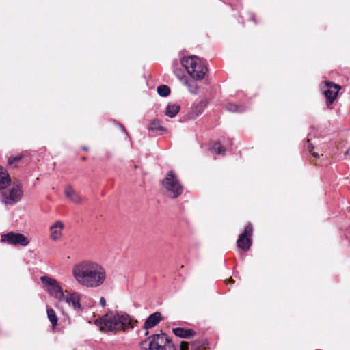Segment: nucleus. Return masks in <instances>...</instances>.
<instances>
[{
    "mask_svg": "<svg viewBox=\"0 0 350 350\" xmlns=\"http://www.w3.org/2000/svg\"><path fill=\"white\" fill-rule=\"evenodd\" d=\"M72 275L79 285L96 288L104 284L107 273L105 268L92 260H83L72 268Z\"/></svg>",
    "mask_w": 350,
    "mask_h": 350,
    "instance_id": "f257e3e1",
    "label": "nucleus"
},
{
    "mask_svg": "<svg viewBox=\"0 0 350 350\" xmlns=\"http://www.w3.org/2000/svg\"><path fill=\"white\" fill-rule=\"evenodd\" d=\"M137 323V320L133 319L126 312L117 310H109L94 321L101 331L115 332L132 329Z\"/></svg>",
    "mask_w": 350,
    "mask_h": 350,
    "instance_id": "f03ea898",
    "label": "nucleus"
},
{
    "mask_svg": "<svg viewBox=\"0 0 350 350\" xmlns=\"http://www.w3.org/2000/svg\"><path fill=\"white\" fill-rule=\"evenodd\" d=\"M181 64L193 79L202 80L208 72L206 63L196 55L183 57Z\"/></svg>",
    "mask_w": 350,
    "mask_h": 350,
    "instance_id": "7ed1b4c3",
    "label": "nucleus"
},
{
    "mask_svg": "<svg viewBox=\"0 0 350 350\" xmlns=\"http://www.w3.org/2000/svg\"><path fill=\"white\" fill-rule=\"evenodd\" d=\"M148 340V343L147 340L141 342L140 346L142 349H149L150 350H175L174 344L164 333L152 335Z\"/></svg>",
    "mask_w": 350,
    "mask_h": 350,
    "instance_id": "20e7f679",
    "label": "nucleus"
},
{
    "mask_svg": "<svg viewBox=\"0 0 350 350\" xmlns=\"http://www.w3.org/2000/svg\"><path fill=\"white\" fill-rule=\"evenodd\" d=\"M0 200L5 204L13 205L18 202L22 198V185L20 182L16 181L12 183L8 189H1Z\"/></svg>",
    "mask_w": 350,
    "mask_h": 350,
    "instance_id": "39448f33",
    "label": "nucleus"
},
{
    "mask_svg": "<svg viewBox=\"0 0 350 350\" xmlns=\"http://www.w3.org/2000/svg\"><path fill=\"white\" fill-rule=\"evenodd\" d=\"M42 283L45 286L46 291L59 301L64 299V291L60 284L55 280L47 275L40 277Z\"/></svg>",
    "mask_w": 350,
    "mask_h": 350,
    "instance_id": "423d86ee",
    "label": "nucleus"
},
{
    "mask_svg": "<svg viewBox=\"0 0 350 350\" xmlns=\"http://www.w3.org/2000/svg\"><path fill=\"white\" fill-rule=\"evenodd\" d=\"M1 241L10 245H20L21 246H27L29 243L27 237L21 233L14 232L2 234Z\"/></svg>",
    "mask_w": 350,
    "mask_h": 350,
    "instance_id": "0eeeda50",
    "label": "nucleus"
},
{
    "mask_svg": "<svg viewBox=\"0 0 350 350\" xmlns=\"http://www.w3.org/2000/svg\"><path fill=\"white\" fill-rule=\"evenodd\" d=\"M252 226L251 224H248L244 229V232L241 233L237 241V245L239 248L243 251L250 250L252 245Z\"/></svg>",
    "mask_w": 350,
    "mask_h": 350,
    "instance_id": "6e6552de",
    "label": "nucleus"
},
{
    "mask_svg": "<svg viewBox=\"0 0 350 350\" xmlns=\"http://www.w3.org/2000/svg\"><path fill=\"white\" fill-rule=\"evenodd\" d=\"M81 295L78 292L66 290L64 294V299H61L59 302H66L71 306L75 310H82V306L80 303Z\"/></svg>",
    "mask_w": 350,
    "mask_h": 350,
    "instance_id": "1a4fd4ad",
    "label": "nucleus"
},
{
    "mask_svg": "<svg viewBox=\"0 0 350 350\" xmlns=\"http://www.w3.org/2000/svg\"><path fill=\"white\" fill-rule=\"evenodd\" d=\"M340 86L335 84L334 82L325 81V85L322 88L323 92L327 99V105L332 104L336 99Z\"/></svg>",
    "mask_w": 350,
    "mask_h": 350,
    "instance_id": "9d476101",
    "label": "nucleus"
},
{
    "mask_svg": "<svg viewBox=\"0 0 350 350\" xmlns=\"http://www.w3.org/2000/svg\"><path fill=\"white\" fill-rule=\"evenodd\" d=\"M162 186L165 189L167 195L175 198V174L170 170L162 180Z\"/></svg>",
    "mask_w": 350,
    "mask_h": 350,
    "instance_id": "9b49d317",
    "label": "nucleus"
},
{
    "mask_svg": "<svg viewBox=\"0 0 350 350\" xmlns=\"http://www.w3.org/2000/svg\"><path fill=\"white\" fill-rule=\"evenodd\" d=\"M64 224L61 221H56L49 228L50 238L53 241H57L62 237V230Z\"/></svg>",
    "mask_w": 350,
    "mask_h": 350,
    "instance_id": "f8f14e48",
    "label": "nucleus"
},
{
    "mask_svg": "<svg viewBox=\"0 0 350 350\" xmlns=\"http://www.w3.org/2000/svg\"><path fill=\"white\" fill-rule=\"evenodd\" d=\"M64 194L66 197L72 203L80 204L83 201L82 198L80 196L79 193L75 191L74 188L70 185H68L65 187Z\"/></svg>",
    "mask_w": 350,
    "mask_h": 350,
    "instance_id": "ddd939ff",
    "label": "nucleus"
},
{
    "mask_svg": "<svg viewBox=\"0 0 350 350\" xmlns=\"http://www.w3.org/2000/svg\"><path fill=\"white\" fill-rule=\"evenodd\" d=\"M162 319L161 314L155 312L150 314L145 321L144 328L146 330L156 326Z\"/></svg>",
    "mask_w": 350,
    "mask_h": 350,
    "instance_id": "4468645a",
    "label": "nucleus"
},
{
    "mask_svg": "<svg viewBox=\"0 0 350 350\" xmlns=\"http://www.w3.org/2000/svg\"><path fill=\"white\" fill-rule=\"evenodd\" d=\"M10 183L8 173L5 169L0 166V190L6 189Z\"/></svg>",
    "mask_w": 350,
    "mask_h": 350,
    "instance_id": "2eb2a0df",
    "label": "nucleus"
},
{
    "mask_svg": "<svg viewBox=\"0 0 350 350\" xmlns=\"http://www.w3.org/2000/svg\"><path fill=\"white\" fill-rule=\"evenodd\" d=\"M196 334V332L192 329L176 327V337L180 338H192Z\"/></svg>",
    "mask_w": 350,
    "mask_h": 350,
    "instance_id": "dca6fc26",
    "label": "nucleus"
},
{
    "mask_svg": "<svg viewBox=\"0 0 350 350\" xmlns=\"http://www.w3.org/2000/svg\"><path fill=\"white\" fill-rule=\"evenodd\" d=\"M180 81L187 86L188 90L193 94H197L198 92V86L195 79H184L180 78Z\"/></svg>",
    "mask_w": 350,
    "mask_h": 350,
    "instance_id": "f3484780",
    "label": "nucleus"
},
{
    "mask_svg": "<svg viewBox=\"0 0 350 350\" xmlns=\"http://www.w3.org/2000/svg\"><path fill=\"white\" fill-rule=\"evenodd\" d=\"M148 130L157 135H162L165 131V129L161 126L158 120H153L150 122Z\"/></svg>",
    "mask_w": 350,
    "mask_h": 350,
    "instance_id": "a211bd4d",
    "label": "nucleus"
},
{
    "mask_svg": "<svg viewBox=\"0 0 350 350\" xmlns=\"http://www.w3.org/2000/svg\"><path fill=\"white\" fill-rule=\"evenodd\" d=\"M206 106V102L204 100H200L198 103H195L192 105V111L194 116H198L200 114L204 109Z\"/></svg>",
    "mask_w": 350,
    "mask_h": 350,
    "instance_id": "6ab92c4d",
    "label": "nucleus"
},
{
    "mask_svg": "<svg viewBox=\"0 0 350 350\" xmlns=\"http://www.w3.org/2000/svg\"><path fill=\"white\" fill-rule=\"evenodd\" d=\"M226 110L231 112L241 113L245 110V107L241 105H237L234 103H229L226 105Z\"/></svg>",
    "mask_w": 350,
    "mask_h": 350,
    "instance_id": "aec40b11",
    "label": "nucleus"
},
{
    "mask_svg": "<svg viewBox=\"0 0 350 350\" xmlns=\"http://www.w3.org/2000/svg\"><path fill=\"white\" fill-rule=\"evenodd\" d=\"M47 317L52 324L53 327L57 325L58 318L53 308L47 309Z\"/></svg>",
    "mask_w": 350,
    "mask_h": 350,
    "instance_id": "412c9836",
    "label": "nucleus"
},
{
    "mask_svg": "<svg viewBox=\"0 0 350 350\" xmlns=\"http://www.w3.org/2000/svg\"><path fill=\"white\" fill-rule=\"evenodd\" d=\"M157 93L160 96L165 97L170 95V89L167 85H161L157 87Z\"/></svg>",
    "mask_w": 350,
    "mask_h": 350,
    "instance_id": "4be33fe9",
    "label": "nucleus"
},
{
    "mask_svg": "<svg viewBox=\"0 0 350 350\" xmlns=\"http://www.w3.org/2000/svg\"><path fill=\"white\" fill-rule=\"evenodd\" d=\"M211 150L217 154H223L225 152V148L220 144L219 142H215L211 148Z\"/></svg>",
    "mask_w": 350,
    "mask_h": 350,
    "instance_id": "5701e85b",
    "label": "nucleus"
},
{
    "mask_svg": "<svg viewBox=\"0 0 350 350\" xmlns=\"http://www.w3.org/2000/svg\"><path fill=\"white\" fill-rule=\"evenodd\" d=\"M23 158L22 154H18L16 156H11L8 158V163L9 165H14L16 167V163L20 161Z\"/></svg>",
    "mask_w": 350,
    "mask_h": 350,
    "instance_id": "b1692460",
    "label": "nucleus"
},
{
    "mask_svg": "<svg viewBox=\"0 0 350 350\" xmlns=\"http://www.w3.org/2000/svg\"><path fill=\"white\" fill-rule=\"evenodd\" d=\"M165 114L169 118L175 117V105H168L166 107Z\"/></svg>",
    "mask_w": 350,
    "mask_h": 350,
    "instance_id": "393cba45",
    "label": "nucleus"
},
{
    "mask_svg": "<svg viewBox=\"0 0 350 350\" xmlns=\"http://www.w3.org/2000/svg\"><path fill=\"white\" fill-rule=\"evenodd\" d=\"M307 144H308V149L309 152L312 154V156L314 157H319V156L318 153L312 151L314 150V147L310 142L309 140H307Z\"/></svg>",
    "mask_w": 350,
    "mask_h": 350,
    "instance_id": "a878e982",
    "label": "nucleus"
},
{
    "mask_svg": "<svg viewBox=\"0 0 350 350\" xmlns=\"http://www.w3.org/2000/svg\"><path fill=\"white\" fill-rule=\"evenodd\" d=\"M183 192V186L176 180V198Z\"/></svg>",
    "mask_w": 350,
    "mask_h": 350,
    "instance_id": "bb28decb",
    "label": "nucleus"
},
{
    "mask_svg": "<svg viewBox=\"0 0 350 350\" xmlns=\"http://www.w3.org/2000/svg\"><path fill=\"white\" fill-rule=\"evenodd\" d=\"M180 350H188L189 349V343L184 341H180L179 344Z\"/></svg>",
    "mask_w": 350,
    "mask_h": 350,
    "instance_id": "cd10ccee",
    "label": "nucleus"
},
{
    "mask_svg": "<svg viewBox=\"0 0 350 350\" xmlns=\"http://www.w3.org/2000/svg\"><path fill=\"white\" fill-rule=\"evenodd\" d=\"M99 304L102 307L105 306V305H106V300H105V299L103 297H100V301H99Z\"/></svg>",
    "mask_w": 350,
    "mask_h": 350,
    "instance_id": "c85d7f7f",
    "label": "nucleus"
},
{
    "mask_svg": "<svg viewBox=\"0 0 350 350\" xmlns=\"http://www.w3.org/2000/svg\"><path fill=\"white\" fill-rule=\"evenodd\" d=\"M180 106L176 105V114L180 111Z\"/></svg>",
    "mask_w": 350,
    "mask_h": 350,
    "instance_id": "c756f323",
    "label": "nucleus"
},
{
    "mask_svg": "<svg viewBox=\"0 0 350 350\" xmlns=\"http://www.w3.org/2000/svg\"><path fill=\"white\" fill-rule=\"evenodd\" d=\"M120 127L122 128L123 131L126 132L125 129L122 125H120Z\"/></svg>",
    "mask_w": 350,
    "mask_h": 350,
    "instance_id": "7c9ffc66",
    "label": "nucleus"
},
{
    "mask_svg": "<svg viewBox=\"0 0 350 350\" xmlns=\"http://www.w3.org/2000/svg\"><path fill=\"white\" fill-rule=\"evenodd\" d=\"M172 331L175 334V327H172Z\"/></svg>",
    "mask_w": 350,
    "mask_h": 350,
    "instance_id": "2f4dec72",
    "label": "nucleus"
}]
</instances>
